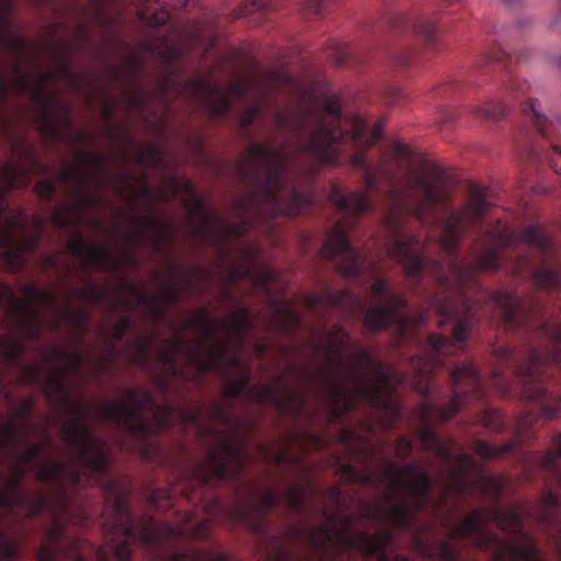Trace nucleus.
I'll use <instances>...</instances> for the list:
<instances>
[{"instance_id": "35", "label": "nucleus", "mask_w": 561, "mask_h": 561, "mask_svg": "<svg viewBox=\"0 0 561 561\" xmlns=\"http://www.w3.org/2000/svg\"><path fill=\"white\" fill-rule=\"evenodd\" d=\"M19 545L13 535L0 525V561L14 559L19 556Z\"/></svg>"}, {"instance_id": "32", "label": "nucleus", "mask_w": 561, "mask_h": 561, "mask_svg": "<svg viewBox=\"0 0 561 561\" xmlns=\"http://www.w3.org/2000/svg\"><path fill=\"white\" fill-rule=\"evenodd\" d=\"M330 201L350 215H360L370 208V204L365 192L345 194L335 188L330 194Z\"/></svg>"}, {"instance_id": "50", "label": "nucleus", "mask_w": 561, "mask_h": 561, "mask_svg": "<svg viewBox=\"0 0 561 561\" xmlns=\"http://www.w3.org/2000/svg\"><path fill=\"white\" fill-rule=\"evenodd\" d=\"M149 347H150L149 340L139 339L135 343V354H133V355L126 354V357L131 362L139 363L142 359V357L145 356V354L147 353V351L149 350Z\"/></svg>"}, {"instance_id": "10", "label": "nucleus", "mask_w": 561, "mask_h": 561, "mask_svg": "<svg viewBox=\"0 0 561 561\" xmlns=\"http://www.w3.org/2000/svg\"><path fill=\"white\" fill-rule=\"evenodd\" d=\"M279 127L310 129L309 138L299 147L317 161L333 164L340 158L339 145L345 137L341 126V107L335 98L308 99L280 111L276 116Z\"/></svg>"}, {"instance_id": "60", "label": "nucleus", "mask_w": 561, "mask_h": 561, "mask_svg": "<svg viewBox=\"0 0 561 561\" xmlns=\"http://www.w3.org/2000/svg\"><path fill=\"white\" fill-rule=\"evenodd\" d=\"M140 159L142 161H148L149 163L156 164L160 161V153L154 148H148L141 153Z\"/></svg>"}, {"instance_id": "42", "label": "nucleus", "mask_w": 561, "mask_h": 561, "mask_svg": "<svg viewBox=\"0 0 561 561\" xmlns=\"http://www.w3.org/2000/svg\"><path fill=\"white\" fill-rule=\"evenodd\" d=\"M12 8V0H0V44H4L10 36L8 20Z\"/></svg>"}, {"instance_id": "22", "label": "nucleus", "mask_w": 561, "mask_h": 561, "mask_svg": "<svg viewBox=\"0 0 561 561\" xmlns=\"http://www.w3.org/2000/svg\"><path fill=\"white\" fill-rule=\"evenodd\" d=\"M180 298V294L173 289H161L157 295L149 298L142 290L130 282L123 283L116 293L115 306L125 307L130 311L141 310L153 319L163 316L167 306Z\"/></svg>"}, {"instance_id": "12", "label": "nucleus", "mask_w": 561, "mask_h": 561, "mask_svg": "<svg viewBox=\"0 0 561 561\" xmlns=\"http://www.w3.org/2000/svg\"><path fill=\"white\" fill-rule=\"evenodd\" d=\"M82 363L77 350L57 347L42 356L39 363L22 371L23 382L43 383L47 397L58 404L66 403L72 396L69 375Z\"/></svg>"}, {"instance_id": "15", "label": "nucleus", "mask_w": 561, "mask_h": 561, "mask_svg": "<svg viewBox=\"0 0 561 561\" xmlns=\"http://www.w3.org/2000/svg\"><path fill=\"white\" fill-rule=\"evenodd\" d=\"M355 525L352 518H345L339 524L335 519L328 520L323 526L310 534V545L324 549L325 558L330 559L336 552L345 549H356L364 553H379L387 545L390 534L369 535L367 533L353 534Z\"/></svg>"}, {"instance_id": "61", "label": "nucleus", "mask_w": 561, "mask_h": 561, "mask_svg": "<svg viewBox=\"0 0 561 561\" xmlns=\"http://www.w3.org/2000/svg\"><path fill=\"white\" fill-rule=\"evenodd\" d=\"M129 323L128 320L125 318H122L113 328L112 331V337L113 339H121L126 329L128 328Z\"/></svg>"}, {"instance_id": "31", "label": "nucleus", "mask_w": 561, "mask_h": 561, "mask_svg": "<svg viewBox=\"0 0 561 561\" xmlns=\"http://www.w3.org/2000/svg\"><path fill=\"white\" fill-rule=\"evenodd\" d=\"M456 463L458 469L448 474L445 485L446 495L458 494L465 491L473 479L469 472L473 461L469 456L463 454L458 455L456 457Z\"/></svg>"}, {"instance_id": "14", "label": "nucleus", "mask_w": 561, "mask_h": 561, "mask_svg": "<svg viewBox=\"0 0 561 561\" xmlns=\"http://www.w3.org/2000/svg\"><path fill=\"white\" fill-rule=\"evenodd\" d=\"M100 414L130 432L147 434L151 425L146 421L152 416L158 426L168 422L169 410L160 411L147 391L127 390L115 401H105L100 405Z\"/></svg>"}, {"instance_id": "62", "label": "nucleus", "mask_w": 561, "mask_h": 561, "mask_svg": "<svg viewBox=\"0 0 561 561\" xmlns=\"http://www.w3.org/2000/svg\"><path fill=\"white\" fill-rule=\"evenodd\" d=\"M156 49H157V53L159 55H161L162 58H164V59H172V58H175V57L180 56V54H181L178 49L172 48V47H170L168 45H164L161 48L157 47Z\"/></svg>"}, {"instance_id": "59", "label": "nucleus", "mask_w": 561, "mask_h": 561, "mask_svg": "<svg viewBox=\"0 0 561 561\" xmlns=\"http://www.w3.org/2000/svg\"><path fill=\"white\" fill-rule=\"evenodd\" d=\"M340 439L343 442V443H351V442H359L362 439H366V437H364L362 434H358L355 430L353 428H347V430H344L342 433H341V437Z\"/></svg>"}, {"instance_id": "24", "label": "nucleus", "mask_w": 561, "mask_h": 561, "mask_svg": "<svg viewBox=\"0 0 561 561\" xmlns=\"http://www.w3.org/2000/svg\"><path fill=\"white\" fill-rule=\"evenodd\" d=\"M373 295L385 305L368 309L365 321L369 330H380L392 321L402 320L401 309L404 307V300L392 291L385 280L379 279L373 284Z\"/></svg>"}, {"instance_id": "37", "label": "nucleus", "mask_w": 561, "mask_h": 561, "mask_svg": "<svg viewBox=\"0 0 561 561\" xmlns=\"http://www.w3.org/2000/svg\"><path fill=\"white\" fill-rule=\"evenodd\" d=\"M494 302L501 310L505 320H513L517 307V297L515 295L511 293H500L494 297Z\"/></svg>"}, {"instance_id": "7", "label": "nucleus", "mask_w": 561, "mask_h": 561, "mask_svg": "<svg viewBox=\"0 0 561 561\" xmlns=\"http://www.w3.org/2000/svg\"><path fill=\"white\" fill-rule=\"evenodd\" d=\"M379 472L359 473L353 467L345 468V476L355 481L385 484L386 499L376 503L369 513L373 519L391 526H405L411 515L422 510L427 501L430 479L412 465L398 467L391 460L380 462Z\"/></svg>"}, {"instance_id": "5", "label": "nucleus", "mask_w": 561, "mask_h": 561, "mask_svg": "<svg viewBox=\"0 0 561 561\" xmlns=\"http://www.w3.org/2000/svg\"><path fill=\"white\" fill-rule=\"evenodd\" d=\"M35 163L33 152L24 141H19L13 145L12 157L0 174V263L12 272L22 267L24 255L36 247L43 221L35 218L28 222L21 211L4 214L2 198L8 190L26 185Z\"/></svg>"}, {"instance_id": "19", "label": "nucleus", "mask_w": 561, "mask_h": 561, "mask_svg": "<svg viewBox=\"0 0 561 561\" xmlns=\"http://www.w3.org/2000/svg\"><path fill=\"white\" fill-rule=\"evenodd\" d=\"M468 332L469 327L467 320H458L453 330L451 341L443 340L436 334L428 337L425 353L411 358V366L416 377L420 379L414 383L415 389L422 393L427 392L428 388L426 385H422V380L426 379L432 374L440 357L451 356L462 350V343L468 336Z\"/></svg>"}, {"instance_id": "52", "label": "nucleus", "mask_w": 561, "mask_h": 561, "mask_svg": "<svg viewBox=\"0 0 561 561\" xmlns=\"http://www.w3.org/2000/svg\"><path fill=\"white\" fill-rule=\"evenodd\" d=\"M542 362H543V359L541 357H539L537 355H533L531 359H530V363L526 367V371L524 373V369L519 368L518 371H517V376L520 379H523L526 376L531 377L534 375V371H533L534 367L537 366L538 364L542 363ZM545 362L546 363H548V362H557V358L554 356L546 357Z\"/></svg>"}, {"instance_id": "40", "label": "nucleus", "mask_w": 561, "mask_h": 561, "mask_svg": "<svg viewBox=\"0 0 561 561\" xmlns=\"http://www.w3.org/2000/svg\"><path fill=\"white\" fill-rule=\"evenodd\" d=\"M511 448H512L511 445H504V446H501V447H495V446H491V445H489L488 443H484V442H477L473 445V449H474L476 454L479 455L482 458H494V457H497V456L502 455L503 453L507 451Z\"/></svg>"}, {"instance_id": "33", "label": "nucleus", "mask_w": 561, "mask_h": 561, "mask_svg": "<svg viewBox=\"0 0 561 561\" xmlns=\"http://www.w3.org/2000/svg\"><path fill=\"white\" fill-rule=\"evenodd\" d=\"M348 125L351 126V138L360 149H367L371 147L380 138L383 130V125L378 123L367 134L365 122L357 116L352 117L348 122Z\"/></svg>"}, {"instance_id": "16", "label": "nucleus", "mask_w": 561, "mask_h": 561, "mask_svg": "<svg viewBox=\"0 0 561 561\" xmlns=\"http://www.w3.org/2000/svg\"><path fill=\"white\" fill-rule=\"evenodd\" d=\"M247 455L237 435L220 433L217 446L206 461L193 471V478L204 484H213L220 479L237 474Z\"/></svg>"}, {"instance_id": "26", "label": "nucleus", "mask_w": 561, "mask_h": 561, "mask_svg": "<svg viewBox=\"0 0 561 561\" xmlns=\"http://www.w3.org/2000/svg\"><path fill=\"white\" fill-rule=\"evenodd\" d=\"M323 251L325 255L340 260V268L346 276L355 275L360 267L358 259L350 247L343 221L336 224L327 239Z\"/></svg>"}, {"instance_id": "23", "label": "nucleus", "mask_w": 561, "mask_h": 561, "mask_svg": "<svg viewBox=\"0 0 561 561\" xmlns=\"http://www.w3.org/2000/svg\"><path fill=\"white\" fill-rule=\"evenodd\" d=\"M71 78V71L65 60H58L53 69L42 76L35 73H26L18 77L15 80V89L20 93H28L32 100L41 104L45 99L51 104L55 100L51 85L60 81L68 82Z\"/></svg>"}, {"instance_id": "47", "label": "nucleus", "mask_w": 561, "mask_h": 561, "mask_svg": "<svg viewBox=\"0 0 561 561\" xmlns=\"http://www.w3.org/2000/svg\"><path fill=\"white\" fill-rule=\"evenodd\" d=\"M268 1L270 0H247L242 5L239 14L244 16L253 14L257 11H264L268 7Z\"/></svg>"}, {"instance_id": "25", "label": "nucleus", "mask_w": 561, "mask_h": 561, "mask_svg": "<svg viewBox=\"0 0 561 561\" xmlns=\"http://www.w3.org/2000/svg\"><path fill=\"white\" fill-rule=\"evenodd\" d=\"M181 523L183 525H171L165 524L162 527H157L150 520L144 522L140 533V539L144 542H149L156 539L164 537H193L202 538L205 536L208 528L207 522H199L196 525L192 524V516L188 513H184Z\"/></svg>"}, {"instance_id": "8", "label": "nucleus", "mask_w": 561, "mask_h": 561, "mask_svg": "<svg viewBox=\"0 0 561 561\" xmlns=\"http://www.w3.org/2000/svg\"><path fill=\"white\" fill-rule=\"evenodd\" d=\"M455 535L491 551L495 561H539L531 538L522 531L520 514L513 508L473 511L456 526Z\"/></svg>"}, {"instance_id": "39", "label": "nucleus", "mask_w": 561, "mask_h": 561, "mask_svg": "<svg viewBox=\"0 0 561 561\" xmlns=\"http://www.w3.org/2000/svg\"><path fill=\"white\" fill-rule=\"evenodd\" d=\"M169 561H227L224 554L213 552H185L172 557Z\"/></svg>"}, {"instance_id": "51", "label": "nucleus", "mask_w": 561, "mask_h": 561, "mask_svg": "<svg viewBox=\"0 0 561 561\" xmlns=\"http://www.w3.org/2000/svg\"><path fill=\"white\" fill-rule=\"evenodd\" d=\"M460 403V396L455 391L450 405L447 409L439 410L437 412V417L442 421L448 420L459 410Z\"/></svg>"}, {"instance_id": "55", "label": "nucleus", "mask_w": 561, "mask_h": 561, "mask_svg": "<svg viewBox=\"0 0 561 561\" xmlns=\"http://www.w3.org/2000/svg\"><path fill=\"white\" fill-rule=\"evenodd\" d=\"M262 106L260 103L254 104L243 112L240 122L243 126L250 125L255 117L261 113Z\"/></svg>"}, {"instance_id": "57", "label": "nucleus", "mask_w": 561, "mask_h": 561, "mask_svg": "<svg viewBox=\"0 0 561 561\" xmlns=\"http://www.w3.org/2000/svg\"><path fill=\"white\" fill-rule=\"evenodd\" d=\"M56 183L43 181L36 186L37 194L43 198H48L53 195L56 190Z\"/></svg>"}, {"instance_id": "1", "label": "nucleus", "mask_w": 561, "mask_h": 561, "mask_svg": "<svg viewBox=\"0 0 561 561\" xmlns=\"http://www.w3.org/2000/svg\"><path fill=\"white\" fill-rule=\"evenodd\" d=\"M20 432L27 433L28 424L15 419L0 428V451L9 448L14 455L12 477L0 479V514L20 501L18 486L26 470H35L38 479L58 486L79 483L81 474L94 479L105 471V444L93 436L82 416L70 419L62 426L68 466L48 459L46 445L20 439Z\"/></svg>"}, {"instance_id": "29", "label": "nucleus", "mask_w": 561, "mask_h": 561, "mask_svg": "<svg viewBox=\"0 0 561 561\" xmlns=\"http://www.w3.org/2000/svg\"><path fill=\"white\" fill-rule=\"evenodd\" d=\"M187 0H140L138 5V18L149 26L164 24L169 19V13L164 10L167 4L174 8H182Z\"/></svg>"}, {"instance_id": "56", "label": "nucleus", "mask_w": 561, "mask_h": 561, "mask_svg": "<svg viewBox=\"0 0 561 561\" xmlns=\"http://www.w3.org/2000/svg\"><path fill=\"white\" fill-rule=\"evenodd\" d=\"M47 505L48 502L45 499L38 496L25 503V512L28 515H34L37 512L42 511Z\"/></svg>"}, {"instance_id": "34", "label": "nucleus", "mask_w": 561, "mask_h": 561, "mask_svg": "<svg viewBox=\"0 0 561 561\" xmlns=\"http://www.w3.org/2000/svg\"><path fill=\"white\" fill-rule=\"evenodd\" d=\"M66 517L57 516L53 527L48 530V542L41 548L38 561H61V543L58 542L59 523Z\"/></svg>"}, {"instance_id": "41", "label": "nucleus", "mask_w": 561, "mask_h": 561, "mask_svg": "<svg viewBox=\"0 0 561 561\" xmlns=\"http://www.w3.org/2000/svg\"><path fill=\"white\" fill-rule=\"evenodd\" d=\"M499 267V255L496 251L490 249L482 252L477 260L479 271H495Z\"/></svg>"}, {"instance_id": "2", "label": "nucleus", "mask_w": 561, "mask_h": 561, "mask_svg": "<svg viewBox=\"0 0 561 561\" xmlns=\"http://www.w3.org/2000/svg\"><path fill=\"white\" fill-rule=\"evenodd\" d=\"M314 348L317 358L321 360L318 376L323 387V400L330 410V422L359 401L368 402L391 416L397 413L390 396L401 383V377L380 366L364 351L351 353L343 329L322 336Z\"/></svg>"}, {"instance_id": "46", "label": "nucleus", "mask_w": 561, "mask_h": 561, "mask_svg": "<svg viewBox=\"0 0 561 561\" xmlns=\"http://www.w3.org/2000/svg\"><path fill=\"white\" fill-rule=\"evenodd\" d=\"M305 493L306 489L302 485H296L290 489L286 494L288 505L294 510H298L301 506Z\"/></svg>"}, {"instance_id": "48", "label": "nucleus", "mask_w": 561, "mask_h": 561, "mask_svg": "<svg viewBox=\"0 0 561 561\" xmlns=\"http://www.w3.org/2000/svg\"><path fill=\"white\" fill-rule=\"evenodd\" d=\"M471 270H463L461 266L455 265L450 272L451 278L449 277H439V282L442 284H446L449 286L450 283L460 284L467 277V274H470Z\"/></svg>"}, {"instance_id": "6", "label": "nucleus", "mask_w": 561, "mask_h": 561, "mask_svg": "<svg viewBox=\"0 0 561 561\" xmlns=\"http://www.w3.org/2000/svg\"><path fill=\"white\" fill-rule=\"evenodd\" d=\"M282 150L270 145H251L239 163V172L244 176L254 175L263 180V188L253 196L237 202L236 211L240 216H251L255 211L271 216L289 215L296 211L306 198L296 193L283 176Z\"/></svg>"}, {"instance_id": "44", "label": "nucleus", "mask_w": 561, "mask_h": 561, "mask_svg": "<svg viewBox=\"0 0 561 561\" xmlns=\"http://www.w3.org/2000/svg\"><path fill=\"white\" fill-rule=\"evenodd\" d=\"M535 279L538 286L550 287L560 282V276L554 271L543 268L536 273Z\"/></svg>"}, {"instance_id": "49", "label": "nucleus", "mask_w": 561, "mask_h": 561, "mask_svg": "<svg viewBox=\"0 0 561 561\" xmlns=\"http://www.w3.org/2000/svg\"><path fill=\"white\" fill-rule=\"evenodd\" d=\"M483 114L492 119H499L507 114L508 110L503 103H488L482 108Z\"/></svg>"}, {"instance_id": "20", "label": "nucleus", "mask_w": 561, "mask_h": 561, "mask_svg": "<svg viewBox=\"0 0 561 561\" xmlns=\"http://www.w3.org/2000/svg\"><path fill=\"white\" fill-rule=\"evenodd\" d=\"M490 204L485 194L478 188H472L467 204L460 213L451 214L444 224V234L440 238V247L446 252L457 249L463 231L471 225L480 221L489 211Z\"/></svg>"}, {"instance_id": "27", "label": "nucleus", "mask_w": 561, "mask_h": 561, "mask_svg": "<svg viewBox=\"0 0 561 561\" xmlns=\"http://www.w3.org/2000/svg\"><path fill=\"white\" fill-rule=\"evenodd\" d=\"M413 160V152L411 148L401 142L397 141L392 145L387 158L380 162L376 172L368 173L366 176L367 188H374L379 182V176L391 182L393 176L390 170L391 164L399 169L409 167Z\"/></svg>"}, {"instance_id": "9", "label": "nucleus", "mask_w": 561, "mask_h": 561, "mask_svg": "<svg viewBox=\"0 0 561 561\" xmlns=\"http://www.w3.org/2000/svg\"><path fill=\"white\" fill-rule=\"evenodd\" d=\"M59 181L71 187V194L77 199L75 204L54 211L51 221L59 228L82 226L88 210L100 201L95 191L103 186H111L129 196L137 194L136 179L124 174L107 180L103 159L91 152L79 153L73 163L61 171Z\"/></svg>"}, {"instance_id": "17", "label": "nucleus", "mask_w": 561, "mask_h": 561, "mask_svg": "<svg viewBox=\"0 0 561 561\" xmlns=\"http://www.w3.org/2000/svg\"><path fill=\"white\" fill-rule=\"evenodd\" d=\"M107 502L112 503L103 514L104 530L110 542L98 552V561H107L108 551H113L117 561H128L130 556V541L134 538L129 513L119 492L107 490Z\"/></svg>"}, {"instance_id": "43", "label": "nucleus", "mask_w": 561, "mask_h": 561, "mask_svg": "<svg viewBox=\"0 0 561 561\" xmlns=\"http://www.w3.org/2000/svg\"><path fill=\"white\" fill-rule=\"evenodd\" d=\"M561 510V505L557 496L552 493H547L543 495L541 501L540 508V518L549 519L553 514L558 513Z\"/></svg>"}, {"instance_id": "64", "label": "nucleus", "mask_w": 561, "mask_h": 561, "mask_svg": "<svg viewBox=\"0 0 561 561\" xmlns=\"http://www.w3.org/2000/svg\"><path fill=\"white\" fill-rule=\"evenodd\" d=\"M551 165L557 173L561 174V147H554V154L551 158Z\"/></svg>"}, {"instance_id": "53", "label": "nucleus", "mask_w": 561, "mask_h": 561, "mask_svg": "<svg viewBox=\"0 0 561 561\" xmlns=\"http://www.w3.org/2000/svg\"><path fill=\"white\" fill-rule=\"evenodd\" d=\"M261 456L266 460H272L276 462L287 461V456L276 447H268L261 451Z\"/></svg>"}, {"instance_id": "54", "label": "nucleus", "mask_w": 561, "mask_h": 561, "mask_svg": "<svg viewBox=\"0 0 561 561\" xmlns=\"http://www.w3.org/2000/svg\"><path fill=\"white\" fill-rule=\"evenodd\" d=\"M276 493L273 490H265L261 492L259 502L256 504L257 510H266L273 505L276 501Z\"/></svg>"}, {"instance_id": "4", "label": "nucleus", "mask_w": 561, "mask_h": 561, "mask_svg": "<svg viewBox=\"0 0 561 561\" xmlns=\"http://www.w3.org/2000/svg\"><path fill=\"white\" fill-rule=\"evenodd\" d=\"M449 186V178L442 168L425 165L409 176L403 194L396 188L390 191L391 206L385 219L391 233L387 251L411 276L417 275L424 267L414 254L419 240L414 237L399 239L396 234L398 220L407 213V203L411 204L415 217L423 220L433 209L448 201Z\"/></svg>"}, {"instance_id": "28", "label": "nucleus", "mask_w": 561, "mask_h": 561, "mask_svg": "<svg viewBox=\"0 0 561 561\" xmlns=\"http://www.w3.org/2000/svg\"><path fill=\"white\" fill-rule=\"evenodd\" d=\"M492 240L503 248H510L517 242H525L529 247H538L540 249H548L551 245V239L545 234L538 227H529L520 238H517L510 231L505 224L499 222L495 230L491 236Z\"/></svg>"}, {"instance_id": "11", "label": "nucleus", "mask_w": 561, "mask_h": 561, "mask_svg": "<svg viewBox=\"0 0 561 561\" xmlns=\"http://www.w3.org/2000/svg\"><path fill=\"white\" fill-rule=\"evenodd\" d=\"M123 234L119 249L112 244L90 243L82 238H73L68 245L69 252L81 260L84 267L111 270L124 268L135 262L133 249L150 247L154 250L171 237V229L150 219L133 220L128 227L121 231L115 228L111 232V239H117Z\"/></svg>"}, {"instance_id": "3", "label": "nucleus", "mask_w": 561, "mask_h": 561, "mask_svg": "<svg viewBox=\"0 0 561 561\" xmlns=\"http://www.w3.org/2000/svg\"><path fill=\"white\" fill-rule=\"evenodd\" d=\"M248 331L245 310H237L220 322L198 311L185 321L174 340L168 341L159 357L171 375L188 376V367L197 373L220 369L228 375L240 366L236 348Z\"/></svg>"}, {"instance_id": "45", "label": "nucleus", "mask_w": 561, "mask_h": 561, "mask_svg": "<svg viewBox=\"0 0 561 561\" xmlns=\"http://www.w3.org/2000/svg\"><path fill=\"white\" fill-rule=\"evenodd\" d=\"M114 357V350L111 346V348L107 351L105 355L96 356L91 355V365L96 374L103 373L107 366L110 365V362Z\"/></svg>"}, {"instance_id": "63", "label": "nucleus", "mask_w": 561, "mask_h": 561, "mask_svg": "<svg viewBox=\"0 0 561 561\" xmlns=\"http://www.w3.org/2000/svg\"><path fill=\"white\" fill-rule=\"evenodd\" d=\"M561 455V435L556 438L552 450L546 456L545 461L551 462Z\"/></svg>"}, {"instance_id": "13", "label": "nucleus", "mask_w": 561, "mask_h": 561, "mask_svg": "<svg viewBox=\"0 0 561 561\" xmlns=\"http://www.w3.org/2000/svg\"><path fill=\"white\" fill-rule=\"evenodd\" d=\"M282 71L271 73H253L234 82L229 90L214 88L209 81L194 80L191 90L194 98L204 103L213 113L221 114L238 99L262 98L275 85L287 81Z\"/></svg>"}, {"instance_id": "18", "label": "nucleus", "mask_w": 561, "mask_h": 561, "mask_svg": "<svg viewBox=\"0 0 561 561\" xmlns=\"http://www.w3.org/2000/svg\"><path fill=\"white\" fill-rule=\"evenodd\" d=\"M225 393L229 398L242 396L256 403H273L283 410L300 414L306 411V397L298 389H285L276 391L268 386H249L244 371L240 376L228 380Z\"/></svg>"}, {"instance_id": "21", "label": "nucleus", "mask_w": 561, "mask_h": 561, "mask_svg": "<svg viewBox=\"0 0 561 561\" xmlns=\"http://www.w3.org/2000/svg\"><path fill=\"white\" fill-rule=\"evenodd\" d=\"M184 203L188 218L195 225V232L202 238L224 241L232 234H241L247 231L244 221L241 225H230L209 215L201 199L190 190L184 193Z\"/></svg>"}, {"instance_id": "58", "label": "nucleus", "mask_w": 561, "mask_h": 561, "mask_svg": "<svg viewBox=\"0 0 561 561\" xmlns=\"http://www.w3.org/2000/svg\"><path fill=\"white\" fill-rule=\"evenodd\" d=\"M420 439L424 448H437V440L430 430H422L420 433Z\"/></svg>"}, {"instance_id": "30", "label": "nucleus", "mask_w": 561, "mask_h": 561, "mask_svg": "<svg viewBox=\"0 0 561 561\" xmlns=\"http://www.w3.org/2000/svg\"><path fill=\"white\" fill-rule=\"evenodd\" d=\"M193 421L196 423L198 431L202 434L213 435L216 432L213 428L204 426V421L215 423L216 425L228 426L232 420L230 412V404L228 401H221L209 407H203L198 410L197 414L193 416Z\"/></svg>"}, {"instance_id": "36", "label": "nucleus", "mask_w": 561, "mask_h": 561, "mask_svg": "<svg viewBox=\"0 0 561 561\" xmlns=\"http://www.w3.org/2000/svg\"><path fill=\"white\" fill-rule=\"evenodd\" d=\"M451 380L454 386L466 383L474 386L478 383V373L471 364H465L461 367H456L451 370Z\"/></svg>"}, {"instance_id": "38", "label": "nucleus", "mask_w": 561, "mask_h": 561, "mask_svg": "<svg viewBox=\"0 0 561 561\" xmlns=\"http://www.w3.org/2000/svg\"><path fill=\"white\" fill-rule=\"evenodd\" d=\"M428 557H436L439 561H458L456 550L447 542H438L425 552Z\"/></svg>"}]
</instances>
